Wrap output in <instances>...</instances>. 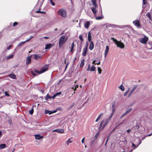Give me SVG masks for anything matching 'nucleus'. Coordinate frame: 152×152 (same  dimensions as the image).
<instances>
[{
    "instance_id": "f257e3e1",
    "label": "nucleus",
    "mask_w": 152,
    "mask_h": 152,
    "mask_svg": "<svg viewBox=\"0 0 152 152\" xmlns=\"http://www.w3.org/2000/svg\"><path fill=\"white\" fill-rule=\"evenodd\" d=\"M67 39V38L65 39V36L64 35L61 37L59 39L58 42V46L60 48L62 47L63 45L65 43Z\"/></svg>"
},
{
    "instance_id": "f03ea898",
    "label": "nucleus",
    "mask_w": 152,
    "mask_h": 152,
    "mask_svg": "<svg viewBox=\"0 0 152 152\" xmlns=\"http://www.w3.org/2000/svg\"><path fill=\"white\" fill-rule=\"evenodd\" d=\"M111 39H112L113 41L115 42L118 47L121 48H124V45L123 43L118 41L116 39L113 37H112Z\"/></svg>"
},
{
    "instance_id": "7ed1b4c3",
    "label": "nucleus",
    "mask_w": 152,
    "mask_h": 152,
    "mask_svg": "<svg viewBox=\"0 0 152 152\" xmlns=\"http://www.w3.org/2000/svg\"><path fill=\"white\" fill-rule=\"evenodd\" d=\"M58 14L63 18H65L66 16V11L64 9H60L58 12Z\"/></svg>"
},
{
    "instance_id": "20e7f679",
    "label": "nucleus",
    "mask_w": 152,
    "mask_h": 152,
    "mask_svg": "<svg viewBox=\"0 0 152 152\" xmlns=\"http://www.w3.org/2000/svg\"><path fill=\"white\" fill-rule=\"evenodd\" d=\"M96 67L92 65L91 67V65L88 64V68L87 69V71H90L91 72L94 71L96 70Z\"/></svg>"
},
{
    "instance_id": "39448f33",
    "label": "nucleus",
    "mask_w": 152,
    "mask_h": 152,
    "mask_svg": "<svg viewBox=\"0 0 152 152\" xmlns=\"http://www.w3.org/2000/svg\"><path fill=\"white\" fill-rule=\"evenodd\" d=\"M148 39L146 36H145L144 38H140L139 39L140 42L142 44H145L148 41Z\"/></svg>"
},
{
    "instance_id": "423d86ee",
    "label": "nucleus",
    "mask_w": 152,
    "mask_h": 152,
    "mask_svg": "<svg viewBox=\"0 0 152 152\" xmlns=\"http://www.w3.org/2000/svg\"><path fill=\"white\" fill-rule=\"evenodd\" d=\"M133 23L134 25L138 28L141 27L140 21L138 20H136L133 21Z\"/></svg>"
},
{
    "instance_id": "0eeeda50",
    "label": "nucleus",
    "mask_w": 152,
    "mask_h": 152,
    "mask_svg": "<svg viewBox=\"0 0 152 152\" xmlns=\"http://www.w3.org/2000/svg\"><path fill=\"white\" fill-rule=\"evenodd\" d=\"M48 66L47 65L43 66L40 70V73H42L47 71L48 69Z\"/></svg>"
},
{
    "instance_id": "6e6552de",
    "label": "nucleus",
    "mask_w": 152,
    "mask_h": 152,
    "mask_svg": "<svg viewBox=\"0 0 152 152\" xmlns=\"http://www.w3.org/2000/svg\"><path fill=\"white\" fill-rule=\"evenodd\" d=\"M64 131V130L63 129H57L52 131L53 132H56L60 133H63Z\"/></svg>"
},
{
    "instance_id": "1a4fd4ad",
    "label": "nucleus",
    "mask_w": 152,
    "mask_h": 152,
    "mask_svg": "<svg viewBox=\"0 0 152 152\" xmlns=\"http://www.w3.org/2000/svg\"><path fill=\"white\" fill-rule=\"evenodd\" d=\"M31 56H28L26 60V64L28 65L30 64L31 61Z\"/></svg>"
},
{
    "instance_id": "9d476101",
    "label": "nucleus",
    "mask_w": 152,
    "mask_h": 152,
    "mask_svg": "<svg viewBox=\"0 0 152 152\" xmlns=\"http://www.w3.org/2000/svg\"><path fill=\"white\" fill-rule=\"evenodd\" d=\"M137 88V86L135 85V86L134 87L132 88V89L131 90L130 93L128 95V96L129 97L132 94V93L136 89V88Z\"/></svg>"
},
{
    "instance_id": "9b49d317",
    "label": "nucleus",
    "mask_w": 152,
    "mask_h": 152,
    "mask_svg": "<svg viewBox=\"0 0 152 152\" xmlns=\"http://www.w3.org/2000/svg\"><path fill=\"white\" fill-rule=\"evenodd\" d=\"M87 51V47H85L83 50L82 53V55L83 56H86Z\"/></svg>"
},
{
    "instance_id": "f8f14e48",
    "label": "nucleus",
    "mask_w": 152,
    "mask_h": 152,
    "mask_svg": "<svg viewBox=\"0 0 152 152\" xmlns=\"http://www.w3.org/2000/svg\"><path fill=\"white\" fill-rule=\"evenodd\" d=\"M109 48L108 46L106 47V50L104 52V57H106L109 51Z\"/></svg>"
},
{
    "instance_id": "ddd939ff",
    "label": "nucleus",
    "mask_w": 152,
    "mask_h": 152,
    "mask_svg": "<svg viewBox=\"0 0 152 152\" xmlns=\"http://www.w3.org/2000/svg\"><path fill=\"white\" fill-rule=\"evenodd\" d=\"M34 136L35 137L36 139L38 140L42 139L43 137V136L40 135L39 134L35 135Z\"/></svg>"
},
{
    "instance_id": "4468645a",
    "label": "nucleus",
    "mask_w": 152,
    "mask_h": 152,
    "mask_svg": "<svg viewBox=\"0 0 152 152\" xmlns=\"http://www.w3.org/2000/svg\"><path fill=\"white\" fill-rule=\"evenodd\" d=\"M115 103L114 102L112 104V113H114L115 110Z\"/></svg>"
},
{
    "instance_id": "2eb2a0df",
    "label": "nucleus",
    "mask_w": 152,
    "mask_h": 152,
    "mask_svg": "<svg viewBox=\"0 0 152 152\" xmlns=\"http://www.w3.org/2000/svg\"><path fill=\"white\" fill-rule=\"evenodd\" d=\"M53 46V45L51 44H47L45 45V49H49Z\"/></svg>"
},
{
    "instance_id": "dca6fc26",
    "label": "nucleus",
    "mask_w": 152,
    "mask_h": 152,
    "mask_svg": "<svg viewBox=\"0 0 152 152\" xmlns=\"http://www.w3.org/2000/svg\"><path fill=\"white\" fill-rule=\"evenodd\" d=\"M34 59L36 60H40L42 58V56H39L37 55H34Z\"/></svg>"
},
{
    "instance_id": "f3484780",
    "label": "nucleus",
    "mask_w": 152,
    "mask_h": 152,
    "mask_svg": "<svg viewBox=\"0 0 152 152\" xmlns=\"http://www.w3.org/2000/svg\"><path fill=\"white\" fill-rule=\"evenodd\" d=\"M94 44L93 42L92 41H91L90 42V45H89V49L91 50H92L94 48Z\"/></svg>"
},
{
    "instance_id": "a211bd4d",
    "label": "nucleus",
    "mask_w": 152,
    "mask_h": 152,
    "mask_svg": "<svg viewBox=\"0 0 152 152\" xmlns=\"http://www.w3.org/2000/svg\"><path fill=\"white\" fill-rule=\"evenodd\" d=\"M75 46V42H73L71 44V47L70 48V52L71 53H73V48Z\"/></svg>"
},
{
    "instance_id": "6ab92c4d",
    "label": "nucleus",
    "mask_w": 152,
    "mask_h": 152,
    "mask_svg": "<svg viewBox=\"0 0 152 152\" xmlns=\"http://www.w3.org/2000/svg\"><path fill=\"white\" fill-rule=\"evenodd\" d=\"M90 24V23L89 21H87L84 24V26L86 28H88Z\"/></svg>"
},
{
    "instance_id": "aec40b11",
    "label": "nucleus",
    "mask_w": 152,
    "mask_h": 152,
    "mask_svg": "<svg viewBox=\"0 0 152 152\" xmlns=\"http://www.w3.org/2000/svg\"><path fill=\"white\" fill-rule=\"evenodd\" d=\"M96 8L95 6L94 7H92L91 8L92 12L95 15L97 13V11L96 9Z\"/></svg>"
},
{
    "instance_id": "412c9836",
    "label": "nucleus",
    "mask_w": 152,
    "mask_h": 152,
    "mask_svg": "<svg viewBox=\"0 0 152 152\" xmlns=\"http://www.w3.org/2000/svg\"><path fill=\"white\" fill-rule=\"evenodd\" d=\"M8 76L13 79H16V76L15 74H10L8 75Z\"/></svg>"
},
{
    "instance_id": "4be33fe9",
    "label": "nucleus",
    "mask_w": 152,
    "mask_h": 152,
    "mask_svg": "<svg viewBox=\"0 0 152 152\" xmlns=\"http://www.w3.org/2000/svg\"><path fill=\"white\" fill-rule=\"evenodd\" d=\"M92 4L96 7H97L98 5L96 3V0H91Z\"/></svg>"
},
{
    "instance_id": "5701e85b",
    "label": "nucleus",
    "mask_w": 152,
    "mask_h": 152,
    "mask_svg": "<svg viewBox=\"0 0 152 152\" xmlns=\"http://www.w3.org/2000/svg\"><path fill=\"white\" fill-rule=\"evenodd\" d=\"M88 39L89 42H91V36L90 32H89L88 33Z\"/></svg>"
},
{
    "instance_id": "b1692460",
    "label": "nucleus",
    "mask_w": 152,
    "mask_h": 152,
    "mask_svg": "<svg viewBox=\"0 0 152 152\" xmlns=\"http://www.w3.org/2000/svg\"><path fill=\"white\" fill-rule=\"evenodd\" d=\"M71 138H69L68 140L66 142V143L67 146L69 145V143H71L72 142V140H71Z\"/></svg>"
},
{
    "instance_id": "393cba45",
    "label": "nucleus",
    "mask_w": 152,
    "mask_h": 152,
    "mask_svg": "<svg viewBox=\"0 0 152 152\" xmlns=\"http://www.w3.org/2000/svg\"><path fill=\"white\" fill-rule=\"evenodd\" d=\"M84 65V59H83L81 60V63L80 65V68L81 69H82L83 67V66Z\"/></svg>"
},
{
    "instance_id": "a878e982",
    "label": "nucleus",
    "mask_w": 152,
    "mask_h": 152,
    "mask_svg": "<svg viewBox=\"0 0 152 152\" xmlns=\"http://www.w3.org/2000/svg\"><path fill=\"white\" fill-rule=\"evenodd\" d=\"M109 121L108 120H106V122L102 126V129H103L104 127L107 125L108 123H109Z\"/></svg>"
},
{
    "instance_id": "bb28decb",
    "label": "nucleus",
    "mask_w": 152,
    "mask_h": 152,
    "mask_svg": "<svg viewBox=\"0 0 152 152\" xmlns=\"http://www.w3.org/2000/svg\"><path fill=\"white\" fill-rule=\"evenodd\" d=\"M146 16L148 17L151 20H152L151 17L150 12H148L146 14Z\"/></svg>"
},
{
    "instance_id": "cd10ccee",
    "label": "nucleus",
    "mask_w": 152,
    "mask_h": 152,
    "mask_svg": "<svg viewBox=\"0 0 152 152\" xmlns=\"http://www.w3.org/2000/svg\"><path fill=\"white\" fill-rule=\"evenodd\" d=\"M36 12L37 13H42V14H46V13L45 12H43V11H40V9H39L38 10L36 11Z\"/></svg>"
},
{
    "instance_id": "c85d7f7f",
    "label": "nucleus",
    "mask_w": 152,
    "mask_h": 152,
    "mask_svg": "<svg viewBox=\"0 0 152 152\" xmlns=\"http://www.w3.org/2000/svg\"><path fill=\"white\" fill-rule=\"evenodd\" d=\"M6 145L5 144H2L0 145V149H2L5 148L6 147Z\"/></svg>"
},
{
    "instance_id": "c756f323",
    "label": "nucleus",
    "mask_w": 152,
    "mask_h": 152,
    "mask_svg": "<svg viewBox=\"0 0 152 152\" xmlns=\"http://www.w3.org/2000/svg\"><path fill=\"white\" fill-rule=\"evenodd\" d=\"M45 99L46 100H48V99H51V96H49L48 94H47L46 96L45 97Z\"/></svg>"
},
{
    "instance_id": "7c9ffc66",
    "label": "nucleus",
    "mask_w": 152,
    "mask_h": 152,
    "mask_svg": "<svg viewBox=\"0 0 152 152\" xmlns=\"http://www.w3.org/2000/svg\"><path fill=\"white\" fill-rule=\"evenodd\" d=\"M103 114H101L97 117V119L96 120V122L98 121L101 118V116H102Z\"/></svg>"
},
{
    "instance_id": "2f4dec72",
    "label": "nucleus",
    "mask_w": 152,
    "mask_h": 152,
    "mask_svg": "<svg viewBox=\"0 0 152 152\" xmlns=\"http://www.w3.org/2000/svg\"><path fill=\"white\" fill-rule=\"evenodd\" d=\"M120 89L122 91H123L124 90V87L122 85H121L119 87Z\"/></svg>"
},
{
    "instance_id": "473e14b6",
    "label": "nucleus",
    "mask_w": 152,
    "mask_h": 152,
    "mask_svg": "<svg viewBox=\"0 0 152 152\" xmlns=\"http://www.w3.org/2000/svg\"><path fill=\"white\" fill-rule=\"evenodd\" d=\"M98 71L99 72V74H100L102 73V70L101 68L100 67H98L97 68Z\"/></svg>"
},
{
    "instance_id": "72a5a7b5",
    "label": "nucleus",
    "mask_w": 152,
    "mask_h": 152,
    "mask_svg": "<svg viewBox=\"0 0 152 152\" xmlns=\"http://www.w3.org/2000/svg\"><path fill=\"white\" fill-rule=\"evenodd\" d=\"M13 57V55H11L9 56H7L6 57V58L7 59H9L11 58H12Z\"/></svg>"
},
{
    "instance_id": "f704fd0d",
    "label": "nucleus",
    "mask_w": 152,
    "mask_h": 152,
    "mask_svg": "<svg viewBox=\"0 0 152 152\" xmlns=\"http://www.w3.org/2000/svg\"><path fill=\"white\" fill-rule=\"evenodd\" d=\"M79 38L80 39V40L82 41H83L84 40V39L83 38V36L82 35H80L79 36Z\"/></svg>"
},
{
    "instance_id": "c9c22d12",
    "label": "nucleus",
    "mask_w": 152,
    "mask_h": 152,
    "mask_svg": "<svg viewBox=\"0 0 152 152\" xmlns=\"http://www.w3.org/2000/svg\"><path fill=\"white\" fill-rule=\"evenodd\" d=\"M49 1H50V3L52 6H53L55 5V4L53 2V0H49Z\"/></svg>"
},
{
    "instance_id": "e433bc0d",
    "label": "nucleus",
    "mask_w": 152,
    "mask_h": 152,
    "mask_svg": "<svg viewBox=\"0 0 152 152\" xmlns=\"http://www.w3.org/2000/svg\"><path fill=\"white\" fill-rule=\"evenodd\" d=\"M99 133H97L95 135V136L94 137V140H96L97 137H98V136H99Z\"/></svg>"
},
{
    "instance_id": "4c0bfd02",
    "label": "nucleus",
    "mask_w": 152,
    "mask_h": 152,
    "mask_svg": "<svg viewBox=\"0 0 152 152\" xmlns=\"http://www.w3.org/2000/svg\"><path fill=\"white\" fill-rule=\"evenodd\" d=\"M26 42H27V41H26V40L25 41L22 42H20L18 45V46H20L21 45H23V44L25 43Z\"/></svg>"
},
{
    "instance_id": "58836bf2",
    "label": "nucleus",
    "mask_w": 152,
    "mask_h": 152,
    "mask_svg": "<svg viewBox=\"0 0 152 152\" xmlns=\"http://www.w3.org/2000/svg\"><path fill=\"white\" fill-rule=\"evenodd\" d=\"M29 113L31 114L32 115L34 113V109H33L32 108L31 110H30L29 111Z\"/></svg>"
},
{
    "instance_id": "ea45409f",
    "label": "nucleus",
    "mask_w": 152,
    "mask_h": 152,
    "mask_svg": "<svg viewBox=\"0 0 152 152\" xmlns=\"http://www.w3.org/2000/svg\"><path fill=\"white\" fill-rule=\"evenodd\" d=\"M18 24V23L17 22H14L13 24V26L15 27Z\"/></svg>"
},
{
    "instance_id": "a19ab883",
    "label": "nucleus",
    "mask_w": 152,
    "mask_h": 152,
    "mask_svg": "<svg viewBox=\"0 0 152 152\" xmlns=\"http://www.w3.org/2000/svg\"><path fill=\"white\" fill-rule=\"evenodd\" d=\"M132 110V108H130L125 113L127 115V114L129 113Z\"/></svg>"
},
{
    "instance_id": "79ce46f5",
    "label": "nucleus",
    "mask_w": 152,
    "mask_h": 152,
    "mask_svg": "<svg viewBox=\"0 0 152 152\" xmlns=\"http://www.w3.org/2000/svg\"><path fill=\"white\" fill-rule=\"evenodd\" d=\"M34 71L35 72L37 73L38 74H41V73H40V71H39V70H38L37 69H35L34 70Z\"/></svg>"
},
{
    "instance_id": "37998d69",
    "label": "nucleus",
    "mask_w": 152,
    "mask_h": 152,
    "mask_svg": "<svg viewBox=\"0 0 152 152\" xmlns=\"http://www.w3.org/2000/svg\"><path fill=\"white\" fill-rule=\"evenodd\" d=\"M102 18H103L102 17V16H99V17H96V20H100V19H102Z\"/></svg>"
},
{
    "instance_id": "c03bdc74",
    "label": "nucleus",
    "mask_w": 152,
    "mask_h": 152,
    "mask_svg": "<svg viewBox=\"0 0 152 152\" xmlns=\"http://www.w3.org/2000/svg\"><path fill=\"white\" fill-rule=\"evenodd\" d=\"M113 114H114V113H112L110 116L109 117V119L108 120L109 121V120H110V119H111V118L113 116Z\"/></svg>"
},
{
    "instance_id": "a18cd8bd",
    "label": "nucleus",
    "mask_w": 152,
    "mask_h": 152,
    "mask_svg": "<svg viewBox=\"0 0 152 152\" xmlns=\"http://www.w3.org/2000/svg\"><path fill=\"white\" fill-rule=\"evenodd\" d=\"M113 114H114V113H112L110 116L109 117V119L108 120L109 121V120H110V119H111V118L113 116Z\"/></svg>"
},
{
    "instance_id": "49530a36",
    "label": "nucleus",
    "mask_w": 152,
    "mask_h": 152,
    "mask_svg": "<svg viewBox=\"0 0 152 152\" xmlns=\"http://www.w3.org/2000/svg\"><path fill=\"white\" fill-rule=\"evenodd\" d=\"M103 123H104L103 121H102V122H101V123L100 124L99 126V129L101 128L102 125L103 124Z\"/></svg>"
},
{
    "instance_id": "de8ad7c7",
    "label": "nucleus",
    "mask_w": 152,
    "mask_h": 152,
    "mask_svg": "<svg viewBox=\"0 0 152 152\" xmlns=\"http://www.w3.org/2000/svg\"><path fill=\"white\" fill-rule=\"evenodd\" d=\"M4 57L3 56H1L0 57V61H3L4 60Z\"/></svg>"
},
{
    "instance_id": "09e8293b",
    "label": "nucleus",
    "mask_w": 152,
    "mask_h": 152,
    "mask_svg": "<svg viewBox=\"0 0 152 152\" xmlns=\"http://www.w3.org/2000/svg\"><path fill=\"white\" fill-rule=\"evenodd\" d=\"M61 94V92H58V93H56V94H55V95L56 96H58L59 95H60Z\"/></svg>"
},
{
    "instance_id": "8fccbe9b",
    "label": "nucleus",
    "mask_w": 152,
    "mask_h": 152,
    "mask_svg": "<svg viewBox=\"0 0 152 152\" xmlns=\"http://www.w3.org/2000/svg\"><path fill=\"white\" fill-rule=\"evenodd\" d=\"M126 115V114L125 113H124L121 116L120 118H122L123 117L125 116Z\"/></svg>"
},
{
    "instance_id": "3c124183",
    "label": "nucleus",
    "mask_w": 152,
    "mask_h": 152,
    "mask_svg": "<svg viewBox=\"0 0 152 152\" xmlns=\"http://www.w3.org/2000/svg\"><path fill=\"white\" fill-rule=\"evenodd\" d=\"M129 90H128L127 91H126L124 94V96H126L127 93H128V92H129Z\"/></svg>"
},
{
    "instance_id": "603ef678",
    "label": "nucleus",
    "mask_w": 152,
    "mask_h": 152,
    "mask_svg": "<svg viewBox=\"0 0 152 152\" xmlns=\"http://www.w3.org/2000/svg\"><path fill=\"white\" fill-rule=\"evenodd\" d=\"M4 94H5V95L6 96H10L9 94H8L7 93V91H5L4 92Z\"/></svg>"
},
{
    "instance_id": "864d4df0",
    "label": "nucleus",
    "mask_w": 152,
    "mask_h": 152,
    "mask_svg": "<svg viewBox=\"0 0 152 152\" xmlns=\"http://www.w3.org/2000/svg\"><path fill=\"white\" fill-rule=\"evenodd\" d=\"M12 45H11L10 46H9L7 48V49L8 50H10L12 47Z\"/></svg>"
},
{
    "instance_id": "5fc2aeb1",
    "label": "nucleus",
    "mask_w": 152,
    "mask_h": 152,
    "mask_svg": "<svg viewBox=\"0 0 152 152\" xmlns=\"http://www.w3.org/2000/svg\"><path fill=\"white\" fill-rule=\"evenodd\" d=\"M33 37V36H31L29 39H27L26 40V41L28 42L30 39L32 38Z\"/></svg>"
},
{
    "instance_id": "6e6d98bb",
    "label": "nucleus",
    "mask_w": 152,
    "mask_h": 152,
    "mask_svg": "<svg viewBox=\"0 0 152 152\" xmlns=\"http://www.w3.org/2000/svg\"><path fill=\"white\" fill-rule=\"evenodd\" d=\"M85 139V137H84L82 140L81 142L82 143H83L84 142V140Z\"/></svg>"
},
{
    "instance_id": "4d7b16f0",
    "label": "nucleus",
    "mask_w": 152,
    "mask_h": 152,
    "mask_svg": "<svg viewBox=\"0 0 152 152\" xmlns=\"http://www.w3.org/2000/svg\"><path fill=\"white\" fill-rule=\"evenodd\" d=\"M110 137V135H108V136L107 137V139L106 140V142H107L108 141Z\"/></svg>"
},
{
    "instance_id": "13d9d810",
    "label": "nucleus",
    "mask_w": 152,
    "mask_h": 152,
    "mask_svg": "<svg viewBox=\"0 0 152 152\" xmlns=\"http://www.w3.org/2000/svg\"><path fill=\"white\" fill-rule=\"evenodd\" d=\"M31 73L33 76H36V74L34 73L33 71L31 72Z\"/></svg>"
},
{
    "instance_id": "bf43d9fd",
    "label": "nucleus",
    "mask_w": 152,
    "mask_h": 152,
    "mask_svg": "<svg viewBox=\"0 0 152 152\" xmlns=\"http://www.w3.org/2000/svg\"><path fill=\"white\" fill-rule=\"evenodd\" d=\"M56 97V96L55 94L52 97H51V98L54 99L55 97Z\"/></svg>"
},
{
    "instance_id": "052dcab7",
    "label": "nucleus",
    "mask_w": 152,
    "mask_h": 152,
    "mask_svg": "<svg viewBox=\"0 0 152 152\" xmlns=\"http://www.w3.org/2000/svg\"><path fill=\"white\" fill-rule=\"evenodd\" d=\"M135 127H136V128L137 129H139L140 128V126L138 124Z\"/></svg>"
},
{
    "instance_id": "680f3d73",
    "label": "nucleus",
    "mask_w": 152,
    "mask_h": 152,
    "mask_svg": "<svg viewBox=\"0 0 152 152\" xmlns=\"http://www.w3.org/2000/svg\"><path fill=\"white\" fill-rule=\"evenodd\" d=\"M49 111L48 110H46L45 112V113L46 114L49 113Z\"/></svg>"
},
{
    "instance_id": "e2e57ef3",
    "label": "nucleus",
    "mask_w": 152,
    "mask_h": 152,
    "mask_svg": "<svg viewBox=\"0 0 152 152\" xmlns=\"http://www.w3.org/2000/svg\"><path fill=\"white\" fill-rule=\"evenodd\" d=\"M43 38H44L45 39H48L49 38V37H44Z\"/></svg>"
},
{
    "instance_id": "0e129e2a",
    "label": "nucleus",
    "mask_w": 152,
    "mask_h": 152,
    "mask_svg": "<svg viewBox=\"0 0 152 152\" xmlns=\"http://www.w3.org/2000/svg\"><path fill=\"white\" fill-rule=\"evenodd\" d=\"M131 130H130V129H128V130H127V131H127V132L128 133H129V132H131Z\"/></svg>"
},
{
    "instance_id": "69168bd1",
    "label": "nucleus",
    "mask_w": 152,
    "mask_h": 152,
    "mask_svg": "<svg viewBox=\"0 0 152 152\" xmlns=\"http://www.w3.org/2000/svg\"><path fill=\"white\" fill-rule=\"evenodd\" d=\"M95 62L96 61L94 60L93 61L92 63L94 64L95 65H96V63H95Z\"/></svg>"
},
{
    "instance_id": "338daca9",
    "label": "nucleus",
    "mask_w": 152,
    "mask_h": 152,
    "mask_svg": "<svg viewBox=\"0 0 152 152\" xmlns=\"http://www.w3.org/2000/svg\"><path fill=\"white\" fill-rule=\"evenodd\" d=\"M53 113L52 112H51V111H49V115H50L51 114Z\"/></svg>"
},
{
    "instance_id": "774afa93",
    "label": "nucleus",
    "mask_w": 152,
    "mask_h": 152,
    "mask_svg": "<svg viewBox=\"0 0 152 152\" xmlns=\"http://www.w3.org/2000/svg\"><path fill=\"white\" fill-rule=\"evenodd\" d=\"M132 145L134 147H136V145L133 143L132 144Z\"/></svg>"
}]
</instances>
